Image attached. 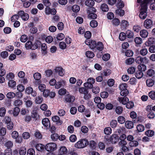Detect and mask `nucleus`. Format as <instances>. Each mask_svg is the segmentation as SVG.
Instances as JSON below:
<instances>
[{
    "label": "nucleus",
    "instance_id": "37",
    "mask_svg": "<svg viewBox=\"0 0 155 155\" xmlns=\"http://www.w3.org/2000/svg\"><path fill=\"white\" fill-rule=\"evenodd\" d=\"M137 68L139 71L142 72V71H144L146 70V67L143 64H140L138 66Z\"/></svg>",
    "mask_w": 155,
    "mask_h": 155
},
{
    "label": "nucleus",
    "instance_id": "57",
    "mask_svg": "<svg viewBox=\"0 0 155 155\" xmlns=\"http://www.w3.org/2000/svg\"><path fill=\"white\" fill-rule=\"evenodd\" d=\"M117 121L120 124H123L125 122V119L122 116H119L117 118Z\"/></svg>",
    "mask_w": 155,
    "mask_h": 155
},
{
    "label": "nucleus",
    "instance_id": "29",
    "mask_svg": "<svg viewBox=\"0 0 155 155\" xmlns=\"http://www.w3.org/2000/svg\"><path fill=\"white\" fill-rule=\"evenodd\" d=\"M123 111V107L120 106H118L116 107L115 109L116 113L118 114H121Z\"/></svg>",
    "mask_w": 155,
    "mask_h": 155
},
{
    "label": "nucleus",
    "instance_id": "15",
    "mask_svg": "<svg viewBox=\"0 0 155 155\" xmlns=\"http://www.w3.org/2000/svg\"><path fill=\"white\" fill-rule=\"evenodd\" d=\"M55 71L58 73V74L61 76H63L64 74V70L61 67H56L55 69Z\"/></svg>",
    "mask_w": 155,
    "mask_h": 155
},
{
    "label": "nucleus",
    "instance_id": "60",
    "mask_svg": "<svg viewBox=\"0 0 155 155\" xmlns=\"http://www.w3.org/2000/svg\"><path fill=\"white\" fill-rule=\"evenodd\" d=\"M135 43L137 44H140L142 42V39L139 37H137L134 39Z\"/></svg>",
    "mask_w": 155,
    "mask_h": 155
},
{
    "label": "nucleus",
    "instance_id": "20",
    "mask_svg": "<svg viewBox=\"0 0 155 155\" xmlns=\"http://www.w3.org/2000/svg\"><path fill=\"white\" fill-rule=\"evenodd\" d=\"M125 124L126 127L127 129H131L134 127V124L132 121H127L125 122Z\"/></svg>",
    "mask_w": 155,
    "mask_h": 155
},
{
    "label": "nucleus",
    "instance_id": "2",
    "mask_svg": "<svg viewBox=\"0 0 155 155\" xmlns=\"http://www.w3.org/2000/svg\"><path fill=\"white\" fill-rule=\"evenodd\" d=\"M89 144L87 139H83L78 141L74 145L75 147L79 149L83 148L86 147Z\"/></svg>",
    "mask_w": 155,
    "mask_h": 155
},
{
    "label": "nucleus",
    "instance_id": "61",
    "mask_svg": "<svg viewBox=\"0 0 155 155\" xmlns=\"http://www.w3.org/2000/svg\"><path fill=\"white\" fill-rule=\"evenodd\" d=\"M98 24L97 22L95 20H93L91 21L90 23V26L92 28H95L97 25Z\"/></svg>",
    "mask_w": 155,
    "mask_h": 155
},
{
    "label": "nucleus",
    "instance_id": "13",
    "mask_svg": "<svg viewBox=\"0 0 155 155\" xmlns=\"http://www.w3.org/2000/svg\"><path fill=\"white\" fill-rule=\"evenodd\" d=\"M26 92L28 94H31L33 97H35L37 94V93L35 91H34L33 88L31 87H28L25 89Z\"/></svg>",
    "mask_w": 155,
    "mask_h": 155
},
{
    "label": "nucleus",
    "instance_id": "47",
    "mask_svg": "<svg viewBox=\"0 0 155 155\" xmlns=\"http://www.w3.org/2000/svg\"><path fill=\"white\" fill-rule=\"evenodd\" d=\"M84 87L87 89H91L93 87V85L91 84L88 83L86 82L84 83Z\"/></svg>",
    "mask_w": 155,
    "mask_h": 155
},
{
    "label": "nucleus",
    "instance_id": "28",
    "mask_svg": "<svg viewBox=\"0 0 155 155\" xmlns=\"http://www.w3.org/2000/svg\"><path fill=\"white\" fill-rule=\"evenodd\" d=\"M33 45L32 42L31 41H27L25 44V46L27 50H29L30 49H33L32 48Z\"/></svg>",
    "mask_w": 155,
    "mask_h": 155
},
{
    "label": "nucleus",
    "instance_id": "54",
    "mask_svg": "<svg viewBox=\"0 0 155 155\" xmlns=\"http://www.w3.org/2000/svg\"><path fill=\"white\" fill-rule=\"evenodd\" d=\"M148 53V51L147 48H143L140 50V53L142 56L146 55Z\"/></svg>",
    "mask_w": 155,
    "mask_h": 155
},
{
    "label": "nucleus",
    "instance_id": "35",
    "mask_svg": "<svg viewBox=\"0 0 155 155\" xmlns=\"http://www.w3.org/2000/svg\"><path fill=\"white\" fill-rule=\"evenodd\" d=\"M34 78L37 81H39L41 78V74L38 72H36L33 74Z\"/></svg>",
    "mask_w": 155,
    "mask_h": 155
},
{
    "label": "nucleus",
    "instance_id": "10",
    "mask_svg": "<svg viewBox=\"0 0 155 155\" xmlns=\"http://www.w3.org/2000/svg\"><path fill=\"white\" fill-rule=\"evenodd\" d=\"M52 120L54 122L56 123L58 125H61L62 121L60 120V117L58 116H54L52 117Z\"/></svg>",
    "mask_w": 155,
    "mask_h": 155
},
{
    "label": "nucleus",
    "instance_id": "8",
    "mask_svg": "<svg viewBox=\"0 0 155 155\" xmlns=\"http://www.w3.org/2000/svg\"><path fill=\"white\" fill-rule=\"evenodd\" d=\"M56 11L54 8L51 9L48 7L45 8V13L46 15H49L50 14L54 15L56 14Z\"/></svg>",
    "mask_w": 155,
    "mask_h": 155
},
{
    "label": "nucleus",
    "instance_id": "7",
    "mask_svg": "<svg viewBox=\"0 0 155 155\" xmlns=\"http://www.w3.org/2000/svg\"><path fill=\"white\" fill-rule=\"evenodd\" d=\"M18 15L24 21L27 20L29 17V16L28 14L25 13L24 11H22L19 12Z\"/></svg>",
    "mask_w": 155,
    "mask_h": 155
},
{
    "label": "nucleus",
    "instance_id": "9",
    "mask_svg": "<svg viewBox=\"0 0 155 155\" xmlns=\"http://www.w3.org/2000/svg\"><path fill=\"white\" fill-rule=\"evenodd\" d=\"M153 25L152 20L150 19L146 20L143 23L144 26L147 28H149L151 27Z\"/></svg>",
    "mask_w": 155,
    "mask_h": 155
},
{
    "label": "nucleus",
    "instance_id": "58",
    "mask_svg": "<svg viewBox=\"0 0 155 155\" xmlns=\"http://www.w3.org/2000/svg\"><path fill=\"white\" fill-rule=\"evenodd\" d=\"M133 54V52L131 50H127L125 53V55L128 57L132 56Z\"/></svg>",
    "mask_w": 155,
    "mask_h": 155
},
{
    "label": "nucleus",
    "instance_id": "50",
    "mask_svg": "<svg viewBox=\"0 0 155 155\" xmlns=\"http://www.w3.org/2000/svg\"><path fill=\"white\" fill-rule=\"evenodd\" d=\"M59 138V136L56 133L52 134L51 136V138L53 141L57 140Z\"/></svg>",
    "mask_w": 155,
    "mask_h": 155
},
{
    "label": "nucleus",
    "instance_id": "51",
    "mask_svg": "<svg viewBox=\"0 0 155 155\" xmlns=\"http://www.w3.org/2000/svg\"><path fill=\"white\" fill-rule=\"evenodd\" d=\"M97 144L96 143L94 140H91L89 143L90 147L92 149L95 148Z\"/></svg>",
    "mask_w": 155,
    "mask_h": 155
},
{
    "label": "nucleus",
    "instance_id": "6",
    "mask_svg": "<svg viewBox=\"0 0 155 155\" xmlns=\"http://www.w3.org/2000/svg\"><path fill=\"white\" fill-rule=\"evenodd\" d=\"M58 153V155H66L68 153V150L65 146H62L60 147Z\"/></svg>",
    "mask_w": 155,
    "mask_h": 155
},
{
    "label": "nucleus",
    "instance_id": "55",
    "mask_svg": "<svg viewBox=\"0 0 155 155\" xmlns=\"http://www.w3.org/2000/svg\"><path fill=\"white\" fill-rule=\"evenodd\" d=\"M137 128L138 131L139 132H142L144 130V126L141 124H139L137 127Z\"/></svg>",
    "mask_w": 155,
    "mask_h": 155
},
{
    "label": "nucleus",
    "instance_id": "62",
    "mask_svg": "<svg viewBox=\"0 0 155 155\" xmlns=\"http://www.w3.org/2000/svg\"><path fill=\"white\" fill-rule=\"evenodd\" d=\"M126 38L125 34L124 32L120 33L119 35V38L121 41L124 40Z\"/></svg>",
    "mask_w": 155,
    "mask_h": 155
},
{
    "label": "nucleus",
    "instance_id": "18",
    "mask_svg": "<svg viewBox=\"0 0 155 155\" xmlns=\"http://www.w3.org/2000/svg\"><path fill=\"white\" fill-rule=\"evenodd\" d=\"M155 43V39L153 38H149L148 40L145 42V45L147 46L154 44Z\"/></svg>",
    "mask_w": 155,
    "mask_h": 155
},
{
    "label": "nucleus",
    "instance_id": "23",
    "mask_svg": "<svg viewBox=\"0 0 155 155\" xmlns=\"http://www.w3.org/2000/svg\"><path fill=\"white\" fill-rule=\"evenodd\" d=\"M74 97L70 95H68L65 98V101L69 103L73 102L74 101Z\"/></svg>",
    "mask_w": 155,
    "mask_h": 155
},
{
    "label": "nucleus",
    "instance_id": "36",
    "mask_svg": "<svg viewBox=\"0 0 155 155\" xmlns=\"http://www.w3.org/2000/svg\"><path fill=\"white\" fill-rule=\"evenodd\" d=\"M125 34L126 37H127L128 38H132L134 36V34L133 32L130 30L127 31Z\"/></svg>",
    "mask_w": 155,
    "mask_h": 155
},
{
    "label": "nucleus",
    "instance_id": "41",
    "mask_svg": "<svg viewBox=\"0 0 155 155\" xmlns=\"http://www.w3.org/2000/svg\"><path fill=\"white\" fill-rule=\"evenodd\" d=\"M136 77L138 79L141 78L143 76V73L140 71H137L135 73Z\"/></svg>",
    "mask_w": 155,
    "mask_h": 155
},
{
    "label": "nucleus",
    "instance_id": "59",
    "mask_svg": "<svg viewBox=\"0 0 155 155\" xmlns=\"http://www.w3.org/2000/svg\"><path fill=\"white\" fill-rule=\"evenodd\" d=\"M149 96L152 99H155V92L154 91H151L148 94Z\"/></svg>",
    "mask_w": 155,
    "mask_h": 155
},
{
    "label": "nucleus",
    "instance_id": "3",
    "mask_svg": "<svg viewBox=\"0 0 155 155\" xmlns=\"http://www.w3.org/2000/svg\"><path fill=\"white\" fill-rule=\"evenodd\" d=\"M45 148L48 151L53 152L57 149V144L53 142L49 143L46 145Z\"/></svg>",
    "mask_w": 155,
    "mask_h": 155
},
{
    "label": "nucleus",
    "instance_id": "43",
    "mask_svg": "<svg viewBox=\"0 0 155 155\" xmlns=\"http://www.w3.org/2000/svg\"><path fill=\"white\" fill-rule=\"evenodd\" d=\"M101 8L102 11L104 12H107L109 9L108 5L105 4H102L101 5Z\"/></svg>",
    "mask_w": 155,
    "mask_h": 155
},
{
    "label": "nucleus",
    "instance_id": "33",
    "mask_svg": "<svg viewBox=\"0 0 155 155\" xmlns=\"http://www.w3.org/2000/svg\"><path fill=\"white\" fill-rule=\"evenodd\" d=\"M104 133L107 135L110 134L112 133V130L110 127H106L104 130Z\"/></svg>",
    "mask_w": 155,
    "mask_h": 155
},
{
    "label": "nucleus",
    "instance_id": "17",
    "mask_svg": "<svg viewBox=\"0 0 155 155\" xmlns=\"http://www.w3.org/2000/svg\"><path fill=\"white\" fill-rule=\"evenodd\" d=\"M147 86L149 87H152L154 84L155 81L152 79H147L146 81Z\"/></svg>",
    "mask_w": 155,
    "mask_h": 155
},
{
    "label": "nucleus",
    "instance_id": "30",
    "mask_svg": "<svg viewBox=\"0 0 155 155\" xmlns=\"http://www.w3.org/2000/svg\"><path fill=\"white\" fill-rule=\"evenodd\" d=\"M134 61L135 60L134 58H131L127 59L125 60V63L127 65H130L132 64Z\"/></svg>",
    "mask_w": 155,
    "mask_h": 155
},
{
    "label": "nucleus",
    "instance_id": "11",
    "mask_svg": "<svg viewBox=\"0 0 155 155\" xmlns=\"http://www.w3.org/2000/svg\"><path fill=\"white\" fill-rule=\"evenodd\" d=\"M118 100L120 103L123 104H126L128 101V99L126 96L121 97L118 98Z\"/></svg>",
    "mask_w": 155,
    "mask_h": 155
},
{
    "label": "nucleus",
    "instance_id": "53",
    "mask_svg": "<svg viewBox=\"0 0 155 155\" xmlns=\"http://www.w3.org/2000/svg\"><path fill=\"white\" fill-rule=\"evenodd\" d=\"M15 94L12 92H8L6 94V97L8 99L12 98L15 97Z\"/></svg>",
    "mask_w": 155,
    "mask_h": 155
},
{
    "label": "nucleus",
    "instance_id": "19",
    "mask_svg": "<svg viewBox=\"0 0 155 155\" xmlns=\"http://www.w3.org/2000/svg\"><path fill=\"white\" fill-rule=\"evenodd\" d=\"M24 102H25V104L26 107H30L33 104V102L32 101L27 100V97H25L24 99Z\"/></svg>",
    "mask_w": 155,
    "mask_h": 155
},
{
    "label": "nucleus",
    "instance_id": "27",
    "mask_svg": "<svg viewBox=\"0 0 155 155\" xmlns=\"http://www.w3.org/2000/svg\"><path fill=\"white\" fill-rule=\"evenodd\" d=\"M104 46L102 43L101 42H98L96 45L95 48L99 51H101L103 49Z\"/></svg>",
    "mask_w": 155,
    "mask_h": 155
},
{
    "label": "nucleus",
    "instance_id": "45",
    "mask_svg": "<svg viewBox=\"0 0 155 155\" xmlns=\"http://www.w3.org/2000/svg\"><path fill=\"white\" fill-rule=\"evenodd\" d=\"M20 111V109L18 107L15 108L13 110V114L14 116L16 117L19 114Z\"/></svg>",
    "mask_w": 155,
    "mask_h": 155
},
{
    "label": "nucleus",
    "instance_id": "26",
    "mask_svg": "<svg viewBox=\"0 0 155 155\" xmlns=\"http://www.w3.org/2000/svg\"><path fill=\"white\" fill-rule=\"evenodd\" d=\"M19 153L20 155H25L26 153V150L25 147H21L19 150Z\"/></svg>",
    "mask_w": 155,
    "mask_h": 155
},
{
    "label": "nucleus",
    "instance_id": "49",
    "mask_svg": "<svg viewBox=\"0 0 155 155\" xmlns=\"http://www.w3.org/2000/svg\"><path fill=\"white\" fill-rule=\"evenodd\" d=\"M146 135L149 137H151L154 134V132L153 130H148L145 132Z\"/></svg>",
    "mask_w": 155,
    "mask_h": 155
},
{
    "label": "nucleus",
    "instance_id": "14",
    "mask_svg": "<svg viewBox=\"0 0 155 155\" xmlns=\"http://www.w3.org/2000/svg\"><path fill=\"white\" fill-rule=\"evenodd\" d=\"M42 123L43 125L47 128H49L50 126V123L49 119L45 118L43 119Z\"/></svg>",
    "mask_w": 155,
    "mask_h": 155
},
{
    "label": "nucleus",
    "instance_id": "64",
    "mask_svg": "<svg viewBox=\"0 0 155 155\" xmlns=\"http://www.w3.org/2000/svg\"><path fill=\"white\" fill-rule=\"evenodd\" d=\"M35 154V150L32 148L29 149L27 151V155H34Z\"/></svg>",
    "mask_w": 155,
    "mask_h": 155
},
{
    "label": "nucleus",
    "instance_id": "5",
    "mask_svg": "<svg viewBox=\"0 0 155 155\" xmlns=\"http://www.w3.org/2000/svg\"><path fill=\"white\" fill-rule=\"evenodd\" d=\"M85 44L89 46L91 49H95L96 48V42L94 41L87 39L85 41Z\"/></svg>",
    "mask_w": 155,
    "mask_h": 155
},
{
    "label": "nucleus",
    "instance_id": "32",
    "mask_svg": "<svg viewBox=\"0 0 155 155\" xmlns=\"http://www.w3.org/2000/svg\"><path fill=\"white\" fill-rule=\"evenodd\" d=\"M116 14L120 16H123L124 14V11L123 10L119 8L116 10Z\"/></svg>",
    "mask_w": 155,
    "mask_h": 155
},
{
    "label": "nucleus",
    "instance_id": "56",
    "mask_svg": "<svg viewBox=\"0 0 155 155\" xmlns=\"http://www.w3.org/2000/svg\"><path fill=\"white\" fill-rule=\"evenodd\" d=\"M14 78V75L12 73H9L8 74L6 77V79L8 80L12 79Z\"/></svg>",
    "mask_w": 155,
    "mask_h": 155
},
{
    "label": "nucleus",
    "instance_id": "25",
    "mask_svg": "<svg viewBox=\"0 0 155 155\" xmlns=\"http://www.w3.org/2000/svg\"><path fill=\"white\" fill-rule=\"evenodd\" d=\"M45 147L41 144H37L35 145V148L38 151H41L44 149Z\"/></svg>",
    "mask_w": 155,
    "mask_h": 155
},
{
    "label": "nucleus",
    "instance_id": "24",
    "mask_svg": "<svg viewBox=\"0 0 155 155\" xmlns=\"http://www.w3.org/2000/svg\"><path fill=\"white\" fill-rule=\"evenodd\" d=\"M43 101V98L41 96H38L35 98V102L36 104H41Z\"/></svg>",
    "mask_w": 155,
    "mask_h": 155
},
{
    "label": "nucleus",
    "instance_id": "44",
    "mask_svg": "<svg viewBox=\"0 0 155 155\" xmlns=\"http://www.w3.org/2000/svg\"><path fill=\"white\" fill-rule=\"evenodd\" d=\"M46 88V85L44 84H39L38 86V89L41 92L45 90Z\"/></svg>",
    "mask_w": 155,
    "mask_h": 155
},
{
    "label": "nucleus",
    "instance_id": "40",
    "mask_svg": "<svg viewBox=\"0 0 155 155\" xmlns=\"http://www.w3.org/2000/svg\"><path fill=\"white\" fill-rule=\"evenodd\" d=\"M37 110L36 108H34L31 112V116L33 118H36L37 117Z\"/></svg>",
    "mask_w": 155,
    "mask_h": 155
},
{
    "label": "nucleus",
    "instance_id": "1",
    "mask_svg": "<svg viewBox=\"0 0 155 155\" xmlns=\"http://www.w3.org/2000/svg\"><path fill=\"white\" fill-rule=\"evenodd\" d=\"M152 0H143L141 5V9L140 10L139 16L141 19H144L147 16L146 11L147 4Z\"/></svg>",
    "mask_w": 155,
    "mask_h": 155
},
{
    "label": "nucleus",
    "instance_id": "12",
    "mask_svg": "<svg viewBox=\"0 0 155 155\" xmlns=\"http://www.w3.org/2000/svg\"><path fill=\"white\" fill-rule=\"evenodd\" d=\"M110 140L112 143H115L119 140L118 136L116 134H113L110 137Z\"/></svg>",
    "mask_w": 155,
    "mask_h": 155
},
{
    "label": "nucleus",
    "instance_id": "4",
    "mask_svg": "<svg viewBox=\"0 0 155 155\" xmlns=\"http://www.w3.org/2000/svg\"><path fill=\"white\" fill-rule=\"evenodd\" d=\"M79 92L84 94V98L85 99H88L90 98L91 95L88 93V91L85 87H82L79 89Z\"/></svg>",
    "mask_w": 155,
    "mask_h": 155
},
{
    "label": "nucleus",
    "instance_id": "46",
    "mask_svg": "<svg viewBox=\"0 0 155 155\" xmlns=\"http://www.w3.org/2000/svg\"><path fill=\"white\" fill-rule=\"evenodd\" d=\"M6 110L4 107H1L0 108V116L3 117L6 113Z\"/></svg>",
    "mask_w": 155,
    "mask_h": 155
},
{
    "label": "nucleus",
    "instance_id": "16",
    "mask_svg": "<svg viewBox=\"0 0 155 155\" xmlns=\"http://www.w3.org/2000/svg\"><path fill=\"white\" fill-rule=\"evenodd\" d=\"M65 84V81L63 80H60L56 83L55 87L56 89H58L61 87L64 86Z\"/></svg>",
    "mask_w": 155,
    "mask_h": 155
},
{
    "label": "nucleus",
    "instance_id": "21",
    "mask_svg": "<svg viewBox=\"0 0 155 155\" xmlns=\"http://www.w3.org/2000/svg\"><path fill=\"white\" fill-rule=\"evenodd\" d=\"M120 25L121 28L123 29H124L129 25V24L127 21L124 20L121 21Z\"/></svg>",
    "mask_w": 155,
    "mask_h": 155
},
{
    "label": "nucleus",
    "instance_id": "39",
    "mask_svg": "<svg viewBox=\"0 0 155 155\" xmlns=\"http://www.w3.org/2000/svg\"><path fill=\"white\" fill-rule=\"evenodd\" d=\"M85 55L87 57L89 58H92L94 56V53L90 51H87L86 52Z\"/></svg>",
    "mask_w": 155,
    "mask_h": 155
},
{
    "label": "nucleus",
    "instance_id": "31",
    "mask_svg": "<svg viewBox=\"0 0 155 155\" xmlns=\"http://www.w3.org/2000/svg\"><path fill=\"white\" fill-rule=\"evenodd\" d=\"M94 4V2L92 0H87L85 2V5L88 7H92Z\"/></svg>",
    "mask_w": 155,
    "mask_h": 155
},
{
    "label": "nucleus",
    "instance_id": "63",
    "mask_svg": "<svg viewBox=\"0 0 155 155\" xmlns=\"http://www.w3.org/2000/svg\"><path fill=\"white\" fill-rule=\"evenodd\" d=\"M112 22L113 25H118L120 23V21L117 18H115L112 20Z\"/></svg>",
    "mask_w": 155,
    "mask_h": 155
},
{
    "label": "nucleus",
    "instance_id": "22",
    "mask_svg": "<svg viewBox=\"0 0 155 155\" xmlns=\"http://www.w3.org/2000/svg\"><path fill=\"white\" fill-rule=\"evenodd\" d=\"M140 34L142 37L145 38L147 37L148 33L146 30L143 29L140 31Z\"/></svg>",
    "mask_w": 155,
    "mask_h": 155
},
{
    "label": "nucleus",
    "instance_id": "52",
    "mask_svg": "<svg viewBox=\"0 0 155 155\" xmlns=\"http://www.w3.org/2000/svg\"><path fill=\"white\" fill-rule=\"evenodd\" d=\"M127 71L129 74H132L135 71V68L133 67H131L129 68Z\"/></svg>",
    "mask_w": 155,
    "mask_h": 155
},
{
    "label": "nucleus",
    "instance_id": "38",
    "mask_svg": "<svg viewBox=\"0 0 155 155\" xmlns=\"http://www.w3.org/2000/svg\"><path fill=\"white\" fill-rule=\"evenodd\" d=\"M138 142L136 140H132L129 143L130 147H136L138 145Z\"/></svg>",
    "mask_w": 155,
    "mask_h": 155
},
{
    "label": "nucleus",
    "instance_id": "42",
    "mask_svg": "<svg viewBox=\"0 0 155 155\" xmlns=\"http://www.w3.org/2000/svg\"><path fill=\"white\" fill-rule=\"evenodd\" d=\"M23 102L21 100L17 99L14 101L13 103L14 105L16 106H18L22 105Z\"/></svg>",
    "mask_w": 155,
    "mask_h": 155
},
{
    "label": "nucleus",
    "instance_id": "48",
    "mask_svg": "<svg viewBox=\"0 0 155 155\" xmlns=\"http://www.w3.org/2000/svg\"><path fill=\"white\" fill-rule=\"evenodd\" d=\"M72 10L73 12H77L79 11L80 8L79 6L77 5H74L72 7Z\"/></svg>",
    "mask_w": 155,
    "mask_h": 155
},
{
    "label": "nucleus",
    "instance_id": "34",
    "mask_svg": "<svg viewBox=\"0 0 155 155\" xmlns=\"http://www.w3.org/2000/svg\"><path fill=\"white\" fill-rule=\"evenodd\" d=\"M8 85L9 87L13 88L15 86L16 82L13 80H9L8 83Z\"/></svg>",
    "mask_w": 155,
    "mask_h": 155
}]
</instances>
